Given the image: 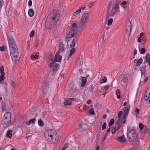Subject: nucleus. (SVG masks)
<instances>
[{
  "label": "nucleus",
  "mask_w": 150,
  "mask_h": 150,
  "mask_svg": "<svg viewBox=\"0 0 150 150\" xmlns=\"http://www.w3.org/2000/svg\"><path fill=\"white\" fill-rule=\"evenodd\" d=\"M122 111H120L118 113V117L119 118H120L122 115Z\"/></svg>",
  "instance_id": "48"
},
{
  "label": "nucleus",
  "mask_w": 150,
  "mask_h": 150,
  "mask_svg": "<svg viewBox=\"0 0 150 150\" xmlns=\"http://www.w3.org/2000/svg\"><path fill=\"white\" fill-rule=\"evenodd\" d=\"M2 124L5 128L9 127L11 123V114L7 112L4 114L3 118Z\"/></svg>",
  "instance_id": "3"
},
{
  "label": "nucleus",
  "mask_w": 150,
  "mask_h": 150,
  "mask_svg": "<svg viewBox=\"0 0 150 150\" xmlns=\"http://www.w3.org/2000/svg\"><path fill=\"white\" fill-rule=\"evenodd\" d=\"M110 6H109L107 8V13L110 16H113L115 15V13L116 11L112 8L111 11H110Z\"/></svg>",
  "instance_id": "12"
},
{
  "label": "nucleus",
  "mask_w": 150,
  "mask_h": 150,
  "mask_svg": "<svg viewBox=\"0 0 150 150\" xmlns=\"http://www.w3.org/2000/svg\"><path fill=\"white\" fill-rule=\"evenodd\" d=\"M106 122H104L103 123L102 127V129L103 130H104L106 128Z\"/></svg>",
  "instance_id": "46"
},
{
  "label": "nucleus",
  "mask_w": 150,
  "mask_h": 150,
  "mask_svg": "<svg viewBox=\"0 0 150 150\" xmlns=\"http://www.w3.org/2000/svg\"><path fill=\"white\" fill-rule=\"evenodd\" d=\"M145 61L148 62L150 60V54L149 53L147 54L145 56Z\"/></svg>",
  "instance_id": "28"
},
{
  "label": "nucleus",
  "mask_w": 150,
  "mask_h": 150,
  "mask_svg": "<svg viewBox=\"0 0 150 150\" xmlns=\"http://www.w3.org/2000/svg\"><path fill=\"white\" fill-rule=\"evenodd\" d=\"M89 14L88 13H84L82 16L79 24L81 27H84L86 25L88 21Z\"/></svg>",
  "instance_id": "6"
},
{
  "label": "nucleus",
  "mask_w": 150,
  "mask_h": 150,
  "mask_svg": "<svg viewBox=\"0 0 150 150\" xmlns=\"http://www.w3.org/2000/svg\"><path fill=\"white\" fill-rule=\"evenodd\" d=\"M6 47L5 46L0 47V50L1 51H4L6 49Z\"/></svg>",
  "instance_id": "42"
},
{
  "label": "nucleus",
  "mask_w": 150,
  "mask_h": 150,
  "mask_svg": "<svg viewBox=\"0 0 150 150\" xmlns=\"http://www.w3.org/2000/svg\"><path fill=\"white\" fill-rule=\"evenodd\" d=\"M142 101L145 104H149L150 103V87L146 89L142 100L141 102Z\"/></svg>",
  "instance_id": "5"
},
{
  "label": "nucleus",
  "mask_w": 150,
  "mask_h": 150,
  "mask_svg": "<svg viewBox=\"0 0 150 150\" xmlns=\"http://www.w3.org/2000/svg\"><path fill=\"white\" fill-rule=\"evenodd\" d=\"M85 8V7H81V8L77 10L76 11L74 12V13L73 14V15H72V16L71 17V18H72L73 16H75L79 14L81 12V9H83Z\"/></svg>",
  "instance_id": "20"
},
{
  "label": "nucleus",
  "mask_w": 150,
  "mask_h": 150,
  "mask_svg": "<svg viewBox=\"0 0 150 150\" xmlns=\"http://www.w3.org/2000/svg\"><path fill=\"white\" fill-rule=\"evenodd\" d=\"M76 49L74 48L69 49L68 57L69 58L70 56H72L75 52Z\"/></svg>",
  "instance_id": "16"
},
{
  "label": "nucleus",
  "mask_w": 150,
  "mask_h": 150,
  "mask_svg": "<svg viewBox=\"0 0 150 150\" xmlns=\"http://www.w3.org/2000/svg\"><path fill=\"white\" fill-rule=\"evenodd\" d=\"M107 81V79L106 77L104 76L102 78V81H101L100 83H104L106 82Z\"/></svg>",
  "instance_id": "34"
},
{
  "label": "nucleus",
  "mask_w": 150,
  "mask_h": 150,
  "mask_svg": "<svg viewBox=\"0 0 150 150\" xmlns=\"http://www.w3.org/2000/svg\"><path fill=\"white\" fill-rule=\"evenodd\" d=\"M119 129V128L118 127H117V126H115V127L114 128V130L116 131V132Z\"/></svg>",
  "instance_id": "59"
},
{
  "label": "nucleus",
  "mask_w": 150,
  "mask_h": 150,
  "mask_svg": "<svg viewBox=\"0 0 150 150\" xmlns=\"http://www.w3.org/2000/svg\"><path fill=\"white\" fill-rule=\"evenodd\" d=\"M48 59H49V60H52V59L53 58H52V54L51 53H50L49 55V56H48Z\"/></svg>",
  "instance_id": "45"
},
{
  "label": "nucleus",
  "mask_w": 150,
  "mask_h": 150,
  "mask_svg": "<svg viewBox=\"0 0 150 150\" xmlns=\"http://www.w3.org/2000/svg\"><path fill=\"white\" fill-rule=\"evenodd\" d=\"M107 117V114H105L103 116V119H105Z\"/></svg>",
  "instance_id": "62"
},
{
  "label": "nucleus",
  "mask_w": 150,
  "mask_h": 150,
  "mask_svg": "<svg viewBox=\"0 0 150 150\" xmlns=\"http://www.w3.org/2000/svg\"><path fill=\"white\" fill-rule=\"evenodd\" d=\"M82 79L81 82V86H84L86 83L87 81V78L86 77H83L81 78Z\"/></svg>",
  "instance_id": "19"
},
{
  "label": "nucleus",
  "mask_w": 150,
  "mask_h": 150,
  "mask_svg": "<svg viewBox=\"0 0 150 150\" xmlns=\"http://www.w3.org/2000/svg\"><path fill=\"white\" fill-rule=\"evenodd\" d=\"M47 133L46 134L45 137L47 139L50 144H54L56 142V136H55L54 134L56 133V132L53 130H49L47 131Z\"/></svg>",
  "instance_id": "4"
},
{
  "label": "nucleus",
  "mask_w": 150,
  "mask_h": 150,
  "mask_svg": "<svg viewBox=\"0 0 150 150\" xmlns=\"http://www.w3.org/2000/svg\"><path fill=\"white\" fill-rule=\"evenodd\" d=\"M88 109V108L86 105H84L83 107V110L86 111Z\"/></svg>",
  "instance_id": "49"
},
{
  "label": "nucleus",
  "mask_w": 150,
  "mask_h": 150,
  "mask_svg": "<svg viewBox=\"0 0 150 150\" xmlns=\"http://www.w3.org/2000/svg\"><path fill=\"white\" fill-rule=\"evenodd\" d=\"M50 67H53V66H50ZM57 66H53L54 68L52 69V71L55 72H56L58 70V69H57V67H56Z\"/></svg>",
  "instance_id": "44"
},
{
  "label": "nucleus",
  "mask_w": 150,
  "mask_h": 150,
  "mask_svg": "<svg viewBox=\"0 0 150 150\" xmlns=\"http://www.w3.org/2000/svg\"><path fill=\"white\" fill-rule=\"evenodd\" d=\"M110 130H111L110 128V127H109V128H108L107 129L106 132L105 133L104 137L103 138V140H104L105 139L107 136L109 134V133L110 132Z\"/></svg>",
  "instance_id": "29"
},
{
  "label": "nucleus",
  "mask_w": 150,
  "mask_h": 150,
  "mask_svg": "<svg viewBox=\"0 0 150 150\" xmlns=\"http://www.w3.org/2000/svg\"><path fill=\"white\" fill-rule=\"evenodd\" d=\"M137 54V50L136 49H135L134 50V51L133 52V54L134 55H135Z\"/></svg>",
  "instance_id": "60"
},
{
  "label": "nucleus",
  "mask_w": 150,
  "mask_h": 150,
  "mask_svg": "<svg viewBox=\"0 0 150 150\" xmlns=\"http://www.w3.org/2000/svg\"><path fill=\"white\" fill-rule=\"evenodd\" d=\"M4 1L3 0H0V8L3 5Z\"/></svg>",
  "instance_id": "50"
},
{
  "label": "nucleus",
  "mask_w": 150,
  "mask_h": 150,
  "mask_svg": "<svg viewBox=\"0 0 150 150\" xmlns=\"http://www.w3.org/2000/svg\"><path fill=\"white\" fill-rule=\"evenodd\" d=\"M139 109L138 108H137L135 109V112L137 113V114H138L139 113Z\"/></svg>",
  "instance_id": "54"
},
{
  "label": "nucleus",
  "mask_w": 150,
  "mask_h": 150,
  "mask_svg": "<svg viewBox=\"0 0 150 150\" xmlns=\"http://www.w3.org/2000/svg\"><path fill=\"white\" fill-rule=\"evenodd\" d=\"M12 86L13 87H15V83L13 81H12Z\"/></svg>",
  "instance_id": "58"
},
{
  "label": "nucleus",
  "mask_w": 150,
  "mask_h": 150,
  "mask_svg": "<svg viewBox=\"0 0 150 150\" xmlns=\"http://www.w3.org/2000/svg\"><path fill=\"white\" fill-rule=\"evenodd\" d=\"M38 56L36 54L32 55L31 56V59L33 60L38 59Z\"/></svg>",
  "instance_id": "30"
},
{
  "label": "nucleus",
  "mask_w": 150,
  "mask_h": 150,
  "mask_svg": "<svg viewBox=\"0 0 150 150\" xmlns=\"http://www.w3.org/2000/svg\"><path fill=\"white\" fill-rule=\"evenodd\" d=\"M112 8L114 9L115 11L116 10H117L119 9V5L118 4H116L115 6Z\"/></svg>",
  "instance_id": "37"
},
{
  "label": "nucleus",
  "mask_w": 150,
  "mask_h": 150,
  "mask_svg": "<svg viewBox=\"0 0 150 150\" xmlns=\"http://www.w3.org/2000/svg\"><path fill=\"white\" fill-rule=\"evenodd\" d=\"M62 56L60 55V52H57L55 55L54 59L50 64V66H57V62H60L62 59Z\"/></svg>",
  "instance_id": "7"
},
{
  "label": "nucleus",
  "mask_w": 150,
  "mask_h": 150,
  "mask_svg": "<svg viewBox=\"0 0 150 150\" xmlns=\"http://www.w3.org/2000/svg\"><path fill=\"white\" fill-rule=\"evenodd\" d=\"M114 120L112 119L110 121L109 123V126L110 127L112 126L114 124Z\"/></svg>",
  "instance_id": "39"
},
{
  "label": "nucleus",
  "mask_w": 150,
  "mask_h": 150,
  "mask_svg": "<svg viewBox=\"0 0 150 150\" xmlns=\"http://www.w3.org/2000/svg\"><path fill=\"white\" fill-rule=\"evenodd\" d=\"M145 69V66H143L140 69V71L142 74V77L143 76H144V75L145 74L144 71Z\"/></svg>",
  "instance_id": "26"
},
{
  "label": "nucleus",
  "mask_w": 150,
  "mask_h": 150,
  "mask_svg": "<svg viewBox=\"0 0 150 150\" xmlns=\"http://www.w3.org/2000/svg\"><path fill=\"white\" fill-rule=\"evenodd\" d=\"M113 19L112 18L109 19L108 20V26L111 25Z\"/></svg>",
  "instance_id": "38"
},
{
  "label": "nucleus",
  "mask_w": 150,
  "mask_h": 150,
  "mask_svg": "<svg viewBox=\"0 0 150 150\" xmlns=\"http://www.w3.org/2000/svg\"><path fill=\"white\" fill-rule=\"evenodd\" d=\"M122 120H123V121L122 122V124H124L126 122V119H125V118H124L123 117H122Z\"/></svg>",
  "instance_id": "56"
},
{
  "label": "nucleus",
  "mask_w": 150,
  "mask_h": 150,
  "mask_svg": "<svg viewBox=\"0 0 150 150\" xmlns=\"http://www.w3.org/2000/svg\"><path fill=\"white\" fill-rule=\"evenodd\" d=\"M137 135V130L135 129H131L130 127L127 128V137L129 142H133L136 140Z\"/></svg>",
  "instance_id": "2"
},
{
  "label": "nucleus",
  "mask_w": 150,
  "mask_h": 150,
  "mask_svg": "<svg viewBox=\"0 0 150 150\" xmlns=\"http://www.w3.org/2000/svg\"><path fill=\"white\" fill-rule=\"evenodd\" d=\"M76 30L75 29L71 30L67 35V37L68 38H70L73 37L76 33Z\"/></svg>",
  "instance_id": "15"
},
{
  "label": "nucleus",
  "mask_w": 150,
  "mask_h": 150,
  "mask_svg": "<svg viewBox=\"0 0 150 150\" xmlns=\"http://www.w3.org/2000/svg\"><path fill=\"white\" fill-rule=\"evenodd\" d=\"M12 131L10 130H8L7 131L6 137H8L10 139H11L12 136Z\"/></svg>",
  "instance_id": "22"
},
{
  "label": "nucleus",
  "mask_w": 150,
  "mask_h": 150,
  "mask_svg": "<svg viewBox=\"0 0 150 150\" xmlns=\"http://www.w3.org/2000/svg\"><path fill=\"white\" fill-rule=\"evenodd\" d=\"M126 28L127 32L130 33L131 30V25L130 21L129 20L126 21Z\"/></svg>",
  "instance_id": "11"
},
{
  "label": "nucleus",
  "mask_w": 150,
  "mask_h": 150,
  "mask_svg": "<svg viewBox=\"0 0 150 150\" xmlns=\"http://www.w3.org/2000/svg\"><path fill=\"white\" fill-rule=\"evenodd\" d=\"M6 104L5 103L3 102V103L2 104V107L3 110V111H5L6 110Z\"/></svg>",
  "instance_id": "35"
},
{
  "label": "nucleus",
  "mask_w": 150,
  "mask_h": 150,
  "mask_svg": "<svg viewBox=\"0 0 150 150\" xmlns=\"http://www.w3.org/2000/svg\"><path fill=\"white\" fill-rule=\"evenodd\" d=\"M30 41H28V47L27 49L28 50L29 48L30 47Z\"/></svg>",
  "instance_id": "55"
},
{
  "label": "nucleus",
  "mask_w": 150,
  "mask_h": 150,
  "mask_svg": "<svg viewBox=\"0 0 150 150\" xmlns=\"http://www.w3.org/2000/svg\"><path fill=\"white\" fill-rule=\"evenodd\" d=\"M51 16L52 19L55 22L58 21L60 15V12L58 11H52L51 13Z\"/></svg>",
  "instance_id": "8"
},
{
  "label": "nucleus",
  "mask_w": 150,
  "mask_h": 150,
  "mask_svg": "<svg viewBox=\"0 0 150 150\" xmlns=\"http://www.w3.org/2000/svg\"><path fill=\"white\" fill-rule=\"evenodd\" d=\"M125 77V75L124 74H122L120 76L119 80L120 81H122Z\"/></svg>",
  "instance_id": "36"
},
{
  "label": "nucleus",
  "mask_w": 150,
  "mask_h": 150,
  "mask_svg": "<svg viewBox=\"0 0 150 150\" xmlns=\"http://www.w3.org/2000/svg\"><path fill=\"white\" fill-rule=\"evenodd\" d=\"M59 51L60 52V53L61 52V51H63L64 50V47L62 44H60L59 46Z\"/></svg>",
  "instance_id": "31"
},
{
  "label": "nucleus",
  "mask_w": 150,
  "mask_h": 150,
  "mask_svg": "<svg viewBox=\"0 0 150 150\" xmlns=\"http://www.w3.org/2000/svg\"><path fill=\"white\" fill-rule=\"evenodd\" d=\"M49 88L48 86L47 85H43L42 86V93L44 95L45 93V92L47 91Z\"/></svg>",
  "instance_id": "21"
},
{
  "label": "nucleus",
  "mask_w": 150,
  "mask_h": 150,
  "mask_svg": "<svg viewBox=\"0 0 150 150\" xmlns=\"http://www.w3.org/2000/svg\"><path fill=\"white\" fill-rule=\"evenodd\" d=\"M4 68L3 66H0V71L1 76H0V83L5 79V73L4 71Z\"/></svg>",
  "instance_id": "10"
},
{
  "label": "nucleus",
  "mask_w": 150,
  "mask_h": 150,
  "mask_svg": "<svg viewBox=\"0 0 150 150\" xmlns=\"http://www.w3.org/2000/svg\"><path fill=\"white\" fill-rule=\"evenodd\" d=\"M36 120L35 118H33L30 120L28 122H26V124L28 125H30L31 123L34 124Z\"/></svg>",
  "instance_id": "25"
},
{
  "label": "nucleus",
  "mask_w": 150,
  "mask_h": 150,
  "mask_svg": "<svg viewBox=\"0 0 150 150\" xmlns=\"http://www.w3.org/2000/svg\"><path fill=\"white\" fill-rule=\"evenodd\" d=\"M127 1H123L122 2L121 4H120L121 5H126V4H127Z\"/></svg>",
  "instance_id": "51"
},
{
  "label": "nucleus",
  "mask_w": 150,
  "mask_h": 150,
  "mask_svg": "<svg viewBox=\"0 0 150 150\" xmlns=\"http://www.w3.org/2000/svg\"><path fill=\"white\" fill-rule=\"evenodd\" d=\"M144 127V126L143 124L142 123H139V127L140 129L141 130H142Z\"/></svg>",
  "instance_id": "40"
},
{
  "label": "nucleus",
  "mask_w": 150,
  "mask_h": 150,
  "mask_svg": "<svg viewBox=\"0 0 150 150\" xmlns=\"http://www.w3.org/2000/svg\"><path fill=\"white\" fill-rule=\"evenodd\" d=\"M146 50L144 48H142L140 51V53L141 54H144Z\"/></svg>",
  "instance_id": "41"
},
{
  "label": "nucleus",
  "mask_w": 150,
  "mask_h": 150,
  "mask_svg": "<svg viewBox=\"0 0 150 150\" xmlns=\"http://www.w3.org/2000/svg\"><path fill=\"white\" fill-rule=\"evenodd\" d=\"M70 98L71 101H74L75 102H77L78 101V99L76 98Z\"/></svg>",
  "instance_id": "47"
},
{
  "label": "nucleus",
  "mask_w": 150,
  "mask_h": 150,
  "mask_svg": "<svg viewBox=\"0 0 150 150\" xmlns=\"http://www.w3.org/2000/svg\"><path fill=\"white\" fill-rule=\"evenodd\" d=\"M32 2L31 0H29L28 2V6H30L32 5Z\"/></svg>",
  "instance_id": "53"
},
{
  "label": "nucleus",
  "mask_w": 150,
  "mask_h": 150,
  "mask_svg": "<svg viewBox=\"0 0 150 150\" xmlns=\"http://www.w3.org/2000/svg\"><path fill=\"white\" fill-rule=\"evenodd\" d=\"M68 143H65L64 145V147H66V148H67V147H68Z\"/></svg>",
  "instance_id": "63"
},
{
  "label": "nucleus",
  "mask_w": 150,
  "mask_h": 150,
  "mask_svg": "<svg viewBox=\"0 0 150 150\" xmlns=\"http://www.w3.org/2000/svg\"><path fill=\"white\" fill-rule=\"evenodd\" d=\"M143 62V59L140 58L139 59H135L134 60V62L135 63L136 66H139L141 65Z\"/></svg>",
  "instance_id": "17"
},
{
  "label": "nucleus",
  "mask_w": 150,
  "mask_h": 150,
  "mask_svg": "<svg viewBox=\"0 0 150 150\" xmlns=\"http://www.w3.org/2000/svg\"><path fill=\"white\" fill-rule=\"evenodd\" d=\"M28 13L30 16L32 17L34 15V12L32 9H30L29 10Z\"/></svg>",
  "instance_id": "27"
},
{
  "label": "nucleus",
  "mask_w": 150,
  "mask_h": 150,
  "mask_svg": "<svg viewBox=\"0 0 150 150\" xmlns=\"http://www.w3.org/2000/svg\"><path fill=\"white\" fill-rule=\"evenodd\" d=\"M84 57L83 56H81L80 58L77 60L76 64L78 66H81L84 64Z\"/></svg>",
  "instance_id": "13"
},
{
  "label": "nucleus",
  "mask_w": 150,
  "mask_h": 150,
  "mask_svg": "<svg viewBox=\"0 0 150 150\" xmlns=\"http://www.w3.org/2000/svg\"><path fill=\"white\" fill-rule=\"evenodd\" d=\"M35 34V31L34 30H32L30 32V38L33 37Z\"/></svg>",
  "instance_id": "43"
},
{
  "label": "nucleus",
  "mask_w": 150,
  "mask_h": 150,
  "mask_svg": "<svg viewBox=\"0 0 150 150\" xmlns=\"http://www.w3.org/2000/svg\"><path fill=\"white\" fill-rule=\"evenodd\" d=\"M141 41V39L140 37H139L137 39V41L138 42H140Z\"/></svg>",
  "instance_id": "64"
},
{
  "label": "nucleus",
  "mask_w": 150,
  "mask_h": 150,
  "mask_svg": "<svg viewBox=\"0 0 150 150\" xmlns=\"http://www.w3.org/2000/svg\"><path fill=\"white\" fill-rule=\"evenodd\" d=\"M117 140L118 141L123 142H125L127 141L126 139L125 138L124 136L119 137L117 139Z\"/></svg>",
  "instance_id": "23"
},
{
  "label": "nucleus",
  "mask_w": 150,
  "mask_h": 150,
  "mask_svg": "<svg viewBox=\"0 0 150 150\" xmlns=\"http://www.w3.org/2000/svg\"><path fill=\"white\" fill-rule=\"evenodd\" d=\"M109 85H107L105 86L102 87L101 88V89L102 90L105 91L107 90L109 88Z\"/></svg>",
  "instance_id": "32"
},
{
  "label": "nucleus",
  "mask_w": 150,
  "mask_h": 150,
  "mask_svg": "<svg viewBox=\"0 0 150 150\" xmlns=\"http://www.w3.org/2000/svg\"><path fill=\"white\" fill-rule=\"evenodd\" d=\"M74 84L71 82H70L69 84L68 87V89L69 91H72L74 88Z\"/></svg>",
  "instance_id": "24"
},
{
  "label": "nucleus",
  "mask_w": 150,
  "mask_h": 150,
  "mask_svg": "<svg viewBox=\"0 0 150 150\" xmlns=\"http://www.w3.org/2000/svg\"><path fill=\"white\" fill-rule=\"evenodd\" d=\"M76 40L71 39L69 40L67 42L68 49L74 48L76 45Z\"/></svg>",
  "instance_id": "9"
},
{
  "label": "nucleus",
  "mask_w": 150,
  "mask_h": 150,
  "mask_svg": "<svg viewBox=\"0 0 150 150\" xmlns=\"http://www.w3.org/2000/svg\"><path fill=\"white\" fill-rule=\"evenodd\" d=\"M129 110V106L125 107L124 108V114L123 117L125 118L128 114Z\"/></svg>",
  "instance_id": "14"
},
{
  "label": "nucleus",
  "mask_w": 150,
  "mask_h": 150,
  "mask_svg": "<svg viewBox=\"0 0 150 150\" xmlns=\"http://www.w3.org/2000/svg\"><path fill=\"white\" fill-rule=\"evenodd\" d=\"M38 124L40 126H42L44 125V122L41 119H40L38 121Z\"/></svg>",
  "instance_id": "33"
},
{
  "label": "nucleus",
  "mask_w": 150,
  "mask_h": 150,
  "mask_svg": "<svg viewBox=\"0 0 150 150\" xmlns=\"http://www.w3.org/2000/svg\"><path fill=\"white\" fill-rule=\"evenodd\" d=\"M91 100H88L87 102V103L88 104H90L91 103Z\"/></svg>",
  "instance_id": "61"
},
{
  "label": "nucleus",
  "mask_w": 150,
  "mask_h": 150,
  "mask_svg": "<svg viewBox=\"0 0 150 150\" xmlns=\"http://www.w3.org/2000/svg\"><path fill=\"white\" fill-rule=\"evenodd\" d=\"M89 113L93 115L95 113L94 110L93 109H91L89 111Z\"/></svg>",
  "instance_id": "52"
},
{
  "label": "nucleus",
  "mask_w": 150,
  "mask_h": 150,
  "mask_svg": "<svg viewBox=\"0 0 150 150\" xmlns=\"http://www.w3.org/2000/svg\"><path fill=\"white\" fill-rule=\"evenodd\" d=\"M123 106L125 107L129 106V105H127V103L126 102H125L124 103Z\"/></svg>",
  "instance_id": "57"
},
{
  "label": "nucleus",
  "mask_w": 150,
  "mask_h": 150,
  "mask_svg": "<svg viewBox=\"0 0 150 150\" xmlns=\"http://www.w3.org/2000/svg\"><path fill=\"white\" fill-rule=\"evenodd\" d=\"M7 36L12 61L14 63H17L18 60V52L15 41L12 36L7 34Z\"/></svg>",
  "instance_id": "1"
},
{
  "label": "nucleus",
  "mask_w": 150,
  "mask_h": 150,
  "mask_svg": "<svg viewBox=\"0 0 150 150\" xmlns=\"http://www.w3.org/2000/svg\"><path fill=\"white\" fill-rule=\"evenodd\" d=\"M64 104L66 106L70 105L72 104V101H71L70 98L65 99Z\"/></svg>",
  "instance_id": "18"
}]
</instances>
